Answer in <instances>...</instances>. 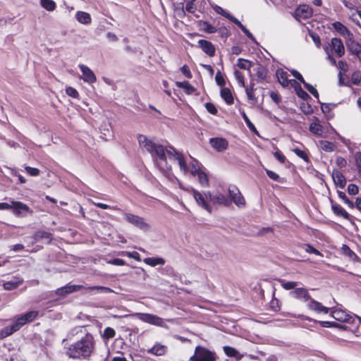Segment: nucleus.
<instances>
[{
    "label": "nucleus",
    "mask_w": 361,
    "mask_h": 361,
    "mask_svg": "<svg viewBox=\"0 0 361 361\" xmlns=\"http://www.w3.org/2000/svg\"><path fill=\"white\" fill-rule=\"evenodd\" d=\"M137 139L140 147L146 149L151 154L154 164L163 173H166L171 170V166L166 161V155L169 159L173 158L177 160L183 173H186L188 171L183 154L178 152L173 147H164L162 145L149 140L147 136L142 134H139Z\"/></svg>",
    "instance_id": "1"
},
{
    "label": "nucleus",
    "mask_w": 361,
    "mask_h": 361,
    "mask_svg": "<svg viewBox=\"0 0 361 361\" xmlns=\"http://www.w3.org/2000/svg\"><path fill=\"white\" fill-rule=\"evenodd\" d=\"M65 354L70 358L77 360L88 359L94 349V340L91 334L85 335L77 342L64 348Z\"/></svg>",
    "instance_id": "2"
},
{
    "label": "nucleus",
    "mask_w": 361,
    "mask_h": 361,
    "mask_svg": "<svg viewBox=\"0 0 361 361\" xmlns=\"http://www.w3.org/2000/svg\"><path fill=\"white\" fill-rule=\"evenodd\" d=\"M217 359L215 352L207 348L198 345L195 348V354L190 357V361H216Z\"/></svg>",
    "instance_id": "3"
},
{
    "label": "nucleus",
    "mask_w": 361,
    "mask_h": 361,
    "mask_svg": "<svg viewBox=\"0 0 361 361\" xmlns=\"http://www.w3.org/2000/svg\"><path fill=\"white\" fill-rule=\"evenodd\" d=\"M180 188L186 191L191 192L193 197L195 198L196 202L199 206L202 207L203 209L207 210L208 212L211 213L212 211V207L207 203L206 199H208L209 197H206L205 192L204 194L200 193L197 190H195L191 187L184 188L180 185Z\"/></svg>",
    "instance_id": "4"
},
{
    "label": "nucleus",
    "mask_w": 361,
    "mask_h": 361,
    "mask_svg": "<svg viewBox=\"0 0 361 361\" xmlns=\"http://www.w3.org/2000/svg\"><path fill=\"white\" fill-rule=\"evenodd\" d=\"M11 209L16 216L19 217H25L28 214H33V211L26 204L19 201H12Z\"/></svg>",
    "instance_id": "5"
},
{
    "label": "nucleus",
    "mask_w": 361,
    "mask_h": 361,
    "mask_svg": "<svg viewBox=\"0 0 361 361\" xmlns=\"http://www.w3.org/2000/svg\"><path fill=\"white\" fill-rule=\"evenodd\" d=\"M124 216L128 223L140 228V230L146 231H148L150 228L149 225L145 221L142 217L128 213L125 214Z\"/></svg>",
    "instance_id": "6"
},
{
    "label": "nucleus",
    "mask_w": 361,
    "mask_h": 361,
    "mask_svg": "<svg viewBox=\"0 0 361 361\" xmlns=\"http://www.w3.org/2000/svg\"><path fill=\"white\" fill-rule=\"evenodd\" d=\"M205 195L206 197H209V199L213 204L224 205L225 207H228L231 204V200L219 192L212 194L211 192L208 191L205 192Z\"/></svg>",
    "instance_id": "7"
},
{
    "label": "nucleus",
    "mask_w": 361,
    "mask_h": 361,
    "mask_svg": "<svg viewBox=\"0 0 361 361\" xmlns=\"http://www.w3.org/2000/svg\"><path fill=\"white\" fill-rule=\"evenodd\" d=\"M137 317L142 322L149 324L161 327L165 326L164 320L154 314L149 313H137Z\"/></svg>",
    "instance_id": "8"
},
{
    "label": "nucleus",
    "mask_w": 361,
    "mask_h": 361,
    "mask_svg": "<svg viewBox=\"0 0 361 361\" xmlns=\"http://www.w3.org/2000/svg\"><path fill=\"white\" fill-rule=\"evenodd\" d=\"M228 197L231 200V203L233 202L238 207H244L245 205V200L243 196L241 195L240 190L235 186H230L228 188Z\"/></svg>",
    "instance_id": "9"
},
{
    "label": "nucleus",
    "mask_w": 361,
    "mask_h": 361,
    "mask_svg": "<svg viewBox=\"0 0 361 361\" xmlns=\"http://www.w3.org/2000/svg\"><path fill=\"white\" fill-rule=\"evenodd\" d=\"M83 288H85V287L82 285H74L69 283L63 287L57 288L54 293L56 295L65 298L68 295L78 292Z\"/></svg>",
    "instance_id": "10"
},
{
    "label": "nucleus",
    "mask_w": 361,
    "mask_h": 361,
    "mask_svg": "<svg viewBox=\"0 0 361 361\" xmlns=\"http://www.w3.org/2000/svg\"><path fill=\"white\" fill-rule=\"evenodd\" d=\"M331 316L336 320L341 322H348L351 324L355 321V318L341 309H335L332 310Z\"/></svg>",
    "instance_id": "11"
},
{
    "label": "nucleus",
    "mask_w": 361,
    "mask_h": 361,
    "mask_svg": "<svg viewBox=\"0 0 361 361\" xmlns=\"http://www.w3.org/2000/svg\"><path fill=\"white\" fill-rule=\"evenodd\" d=\"M331 53L334 51L335 54L338 57H341L345 54V47L343 42L339 38H332L331 44L328 45Z\"/></svg>",
    "instance_id": "12"
},
{
    "label": "nucleus",
    "mask_w": 361,
    "mask_h": 361,
    "mask_svg": "<svg viewBox=\"0 0 361 361\" xmlns=\"http://www.w3.org/2000/svg\"><path fill=\"white\" fill-rule=\"evenodd\" d=\"M78 67L82 73V75L80 77V78L82 79L84 82L89 84H92L96 82V75L89 67L84 64H79Z\"/></svg>",
    "instance_id": "13"
},
{
    "label": "nucleus",
    "mask_w": 361,
    "mask_h": 361,
    "mask_svg": "<svg viewBox=\"0 0 361 361\" xmlns=\"http://www.w3.org/2000/svg\"><path fill=\"white\" fill-rule=\"evenodd\" d=\"M209 144L218 152L226 150L228 147V142L223 137H212L209 140Z\"/></svg>",
    "instance_id": "14"
},
{
    "label": "nucleus",
    "mask_w": 361,
    "mask_h": 361,
    "mask_svg": "<svg viewBox=\"0 0 361 361\" xmlns=\"http://www.w3.org/2000/svg\"><path fill=\"white\" fill-rule=\"evenodd\" d=\"M291 297L302 300L303 302H307L310 300L311 296L308 290L304 288H295L290 293Z\"/></svg>",
    "instance_id": "15"
},
{
    "label": "nucleus",
    "mask_w": 361,
    "mask_h": 361,
    "mask_svg": "<svg viewBox=\"0 0 361 361\" xmlns=\"http://www.w3.org/2000/svg\"><path fill=\"white\" fill-rule=\"evenodd\" d=\"M198 45L202 49V50L209 56H214L215 47L209 41L205 39H200L198 41Z\"/></svg>",
    "instance_id": "16"
},
{
    "label": "nucleus",
    "mask_w": 361,
    "mask_h": 361,
    "mask_svg": "<svg viewBox=\"0 0 361 361\" xmlns=\"http://www.w3.org/2000/svg\"><path fill=\"white\" fill-rule=\"evenodd\" d=\"M307 307L310 310L315 311L317 312H323L327 314L329 311V308L322 305V304L312 298L308 302Z\"/></svg>",
    "instance_id": "17"
},
{
    "label": "nucleus",
    "mask_w": 361,
    "mask_h": 361,
    "mask_svg": "<svg viewBox=\"0 0 361 361\" xmlns=\"http://www.w3.org/2000/svg\"><path fill=\"white\" fill-rule=\"evenodd\" d=\"M332 178L336 186L341 189L345 188L346 185V179L340 171L334 169L332 171Z\"/></svg>",
    "instance_id": "18"
},
{
    "label": "nucleus",
    "mask_w": 361,
    "mask_h": 361,
    "mask_svg": "<svg viewBox=\"0 0 361 361\" xmlns=\"http://www.w3.org/2000/svg\"><path fill=\"white\" fill-rule=\"evenodd\" d=\"M312 8L306 5L298 7L295 11V16L298 18L307 19L312 16Z\"/></svg>",
    "instance_id": "19"
},
{
    "label": "nucleus",
    "mask_w": 361,
    "mask_h": 361,
    "mask_svg": "<svg viewBox=\"0 0 361 361\" xmlns=\"http://www.w3.org/2000/svg\"><path fill=\"white\" fill-rule=\"evenodd\" d=\"M167 351V347L159 343H156L152 348L147 350V353L151 355L161 356Z\"/></svg>",
    "instance_id": "20"
},
{
    "label": "nucleus",
    "mask_w": 361,
    "mask_h": 361,
    "mask_svg": "<svg viewBox=\"0 0 361 361\" xmlns=\"http://www.w3.org/2000/svg\"><path fill=\"white\" fill-rule=\"evenodd\" d=\"M276 76L279 82L283 87H288L290 82V80L288 78V73L281 68H279L276 71Z\"/></svg>",
    "instance_id": "21"
},
{
    "label": "nucleus",
    "mask_w": 361,
    "mask_h": 361,
    "mask_svg": "<svg viewBox=\"0 0 361 361\" xmlns=\"http://www.w3.org/2000/svg\"><path fill=\"white\" fill-rule=\"evenodd\" d=\"M186 166L188 169V171L186 172V173H190V174L192 176H196V174L202 170L201 164L197 159H192L189 166H188L187 164H186ZM184 173L185 174V173Z\"/></svg>",
    "instance_id": "22"
},
{
    "label": "nucleus",
    "mask_w": 361,
    "mask_h": 361,
    "mask_svg": "<svg viewBox=\"0 0 361 361\" xmlns=\"http://www.w3.org/2000/svg\"><path fill=\"white\" fill-rule=\"evenodd\" d=\"M220 95L227 104L231 105L233 104L234 99L233 94L229 88H221Z\"/></svg>",
    "instance_id": "23"
},
{
    "label": "nucleus",
    "mask_w": 361,
    "mask_h": 361,
    "mask_svg": "<svg viewBox=\"0 0 361 361\" xmlns=\"http://www.w3.org/2000/svg\"><path fill=\"white\" fill-rule=\"evenodd\" d=\"M334 28L341 35H348L350 37H353V34L351 32L341 23L335 22L333 23Z\"/></svg>",
    "instance_id": "24"
},
{
    "label": "nucleus",
    "mask_w": 361,
    "mask_h": 361,
    "mask_svg": "<svg viewBox=\"0 0 361 361\" xmlns=\"http://www.w3.org/2000/svg\"><path fill=\"white\" fill-rule=\"evenodd\" d=\"M245 92L249 100V102L251 104L255 105L258 102V99L255 95V88L253 83H251L250 87H245Z\"/></svg>",
    "instance_id": "25"
},
{
    "label": "nucleus",
    "mask_w": 361,
    "mask_h": 361,
    "mask_svg": "<svg viewBox=\"0 0 361 361\" xmlns=\"http://www.w3.org/2000/svg\"><path fill=\"white\" fill-rule=\"evenodd\" d=\"M224 353L228 357H235L236 360H240L243 357V355L240 354V353L234 348L226 345L223 348Z\"/></svg>",
    "instance_id": "26"
},
{
    "label": "nucleus",
    "mask_w": 361,
    "mask_h": 361,
    "mask_svg": "<svg viewBox=\"0 0 361 361\" xmlns=\"http://www.w3.org/2000/svg\"><path fill=\"white\" fill-rule=\"evenodd\" d=\"M75 18L77 20L82 24L87 25L91 23L90 15L86 12L78 11Z\"/></svg>",
    "instance_id": "27"
},
{
    "label": "nucleus",
    "mask_w": 361,
    "mask_h": 361,
    "mask_svg": "<svg viewBox=\"0 0 361 361\" xmlns=\"http://www.w3.org/2000/svg\"><path fill=\"white\" fill-rule=\"evenodd\" d=\"M332 210L335 214L343 217L345 219H349L350 214L339 204H332Z\"/></svg>",
    "instance_id": "28"
},
{
    "label": "nucleus",
    "mask_w": 361,
    "mask_h": 361,
    "mask_svg": "<svg viewBox=\"0 0 361 361\" xmlns=\"http://www.w3.org/2000/svg\"><path fill=\"white\" fill-rule=\"evenodd\" d=\"M17 331L13 324L6 326L0 330V338H6Z\"/></svg>",
    "instance_id": "29"
},
{
    "label": "nucleus",
    "mask_w": 361,
    "mask_h": 361,
    "mask_svg": "<svg viewBox=\"0 0 361 361\" xmlns=\"http://www.w3.org/2000/svg\"><path fill=\"white\" fill-rule=\"evenodd\" d=\"M176 85L177 87L184 89L185 93L188 94H192L195 91V88L192 86L188 81L176 82Z\"/></svg>",
    "instance_id": "30"
},
{
    "label": "nucleus",
    "mask_w": 361,
    "mask_h": 361,
    "mask_svg": "<svg viewBox=\"0 0 361 361\" xmlns=\"http://www.w3.org/2000/svg\"><path fill=\"white\" fill-rule=\"evenodd\" d=\"M144 262L149 266L155 267L157 265H164L165 260L161 257H147L144 259Z\"/></svg>",
    "instance_id": "31"
},
{
    "label": "nucleus",
    "mask_w": 361,
    "mask_h": 361,
    "mask_svg": "<svg viewBox=\"0 0 361 361\" xmlns=\"http://www.w3.org/2000/svg\"><path fill=\"white\" fill-rule=\"evenodd\" d=\"M347 47L349 51L355 56L361 52V44L353 40L347 43Z\"/></svg>",
    "instance_id": "32"
},
{
    "label": "nucleus",
    "mask_w": 361,
    "mask_h": 361,
    "mask_svg": "<svg viewBox=\"0 0 361 361\" xmlns=\"http://www.w3.org/2000/svg\"><path fill=\"white\" fill-rule=\"evenodd\" d=\"M319 146L322 150L328 152L334 151L336 148L335 145L332 142L327 140H320L319 142Z\"/></svg>",
    "instance_id": "33"
},
{
    "label": "nucleus",
    "mask_w": 361,
    "mask_h": 361,
    "mask_svg": "<svg viewBox=\"0 0 361 361\" xmlns=\"http://www.w3.org/2000/svg\"><path fill=\"white\" fill-rule=\"evenodd\" d=\"M196 176L198 178L199 183L202 187H207L209 185V178L205 171L201 170L196 174Z\"/></svg>",
    "instance_id": "34"
},
{
    "label": "nucleus",
    "mask_w": 361,
    "mask_h": 361,
    "mask_svg": "<svg viewBox=\"0 0 361 361\" xmlns=\"http://www.w3.org/2000/svg\"><path fill=\"white\" fill-rule=\"evenodd\" d=\"M318 322L320 324V325L322 327H325V328L336 327V328H339V329H344V330L347 329V326H346L342 325V324H339L336 323L334 322L319 321Z\"/></svg>",
    "instance_id": "35"
},
{
    "label": "nucleus",
    "mask_w": 361,
    "mask_h": 361,
    "mask_svg": "<svg viewBox=\"0 0 361 361\" xmlns=\"http://www.w3.org/2000/svg\"><path fill=\"white\" fill-rule=\"evenodd\" d=\"M40 4L48 11H53L56 8V3L53 0H40Z\"/></svg>",
    "instance_id": "36"
},
{
    "label": "nucleus",
    "mask_w": 361,
    "mask_h": 361,
    "mask_svg": "<svg viewBox=\"0 0 361 361\" xmlns=\"http://www.w3.org/2000/svg\"><path fill=\"white\" fill-rule=\"evenodd\" d=\"M51 233L47 231H37L35 234V240H38L39 239H47L49 242H50L52 239Z\"/></svg>",
    "instance_id": "37"
},
{
    "label": "nucleus",
    "mask_w": 361,
    "mask_h": 361,
    "mask_svg": "<svg viewBox=\"0 0 361 361\" xmlns=\"http://www.w3.org/2000/svg\"><path fill=\"white\" fill-rule=\"evenodd\" d=\"M13 324L18 331L23 325L27 324V322L25 319V317H23V315L20 314L14 317Z\"/></svg>",
    "instance_id": "38"
},
{
    "label": "nucleus",
    "mask_w": 361,
    "mask_h": 361,
    "mask_svg": "<svg viewBox=\"0 0 361 361\" xmlns=\"http://www.w3.org/2000/svg\"><path fill=\"white\" fill-rule=\"evenodd\" d=\"M22 283V281H9L4 283L6 290H11L17 288Z\"/></svg>",
    "instance_id": "39"
},
{
    "label": "nucleus",
    "mask_w": 361,
    "mask_h": 361,
    "mask_svg": "<svg viewBox=\"0 0 361 361\" xmlns=\"http://www.w3.org/2000/svg\"><path fill=\"white\" fill-rule=\"evenodd\" d=\"M310 130L315 135H320L323 132V126L319 123H312L310 126Z\"/></svg>",
    "instance_id": "40"
},
{
    "label": "nucleus",
    "mask_w": 361,
    "mask_h": 361,
    "mask_svg": "<svg viewBox=\"0 0 361 361\" xmlns=\"http://www.w3.org/2000/svg\"><path fill=\"white\" fill-rule=\"evenodd\" d=\"M241 116L244 120V121L245 122L247 128L253 133H255V134H257V130L256 129V128L255 127L254 124L251 122V121L250 120V118H248V116H247V114H245V111H243L241 113Z\"/></svg>",
    "instance_id": "41"
},
{
    "label": "nucleus",
    "mask_w": 361,
    "mask_h": 361,
    "mask_svg": "<svg viewBox=\"0 0 361 361\" xmlns=\"http://www.w3.org/2000/svg\"><path fill=\"white\" fill-rule=\"evenodd\" d=\"M87 289L90 291L95 290L98 293H110L113 292V290L109 287L99 286H90V287L87 288Z\"/></svg>",
    "instance_id": "42"
},
{
    "label": "nucleus",
    "mask_w": 361,
    "mask_h": 361,
    "mask_svg": "<svg viewBox=\"0 0 361 361\" xmlns=\"http://www.w3.org/2000/svg\"><path fill=\"white\" fill-rule=\"evenodd\" d=\"M237 66L240 69L250 70L252 66V63L250 61L244 59H238Z\"/></svg>",
    "instance_id": "43"
},
{
    "label": "nucleus",
    "mask_w": 361,
    "mask_h": 361,
    "mask_svg": "<svg viewBox=\"0 0 361 361\" xmlns=\"http://www.w3.org/2000/svg\"><path fill=\"white\" fill-rule=\"evenodd\" d=\"M280 283L281 286L286 290H292L296 288L298 282L295 281H286L285 280L281 279Z\"/></svg>",
    "instance_id": "44"
},
{
    "label": "nucleus",
    "mask_w": 361,
    "mask_h": 361,
    "mask_svg": "<svg viewBox=\"0 0 361 361\" xmlns=\"http://www.w3.org/2000/svg\"><path fill=\"white\" fill-rule=\"evenodd\" d=\"M338 196L344 202L345 204L348 206L349 208H354V203L348 198L344 192L338 191Z\"/></svg>",
    "instance_id": "45"
},
{
    "label": "nucleus",
    "mask_w": 361,
    "mask_h": 361,
    "mask_svg": "<svg viewBox=\"0 0 361 361\" xmlns=\"http://www.w3.org/2000/svg\"><path fill=\"white\" fill-rule=\"evenodd\" d=\"M292 150L298 157L302 159L305 161H306V162L309 161L308 156L304 150H302L298 147H295Z\"/></svg>",
    "instance_id": "46"
},
{
    "label": "nucleus",
    "mask_w": 361,
    "mask_h": 361,
    "mask_svg": "<svg viewBox=\"0 0 361 361\" xmlns=\"http://www.w3.org/2000/svg\"><path fill=\"white\" fill-rule=\"evenodd\" d=\"M116 335V331L113 328L111 327H106L104 330L103 333V338L105 340H109L110 338H112Z\"/></svg>",
    "instance_id": "47"
},
{
    "label": "nucleus",
    "mask_w": 361,
    "mask_h": 361,
    "mask_svg": "<svg viewBox=\"0 0 361 361\" xmlns=\"http://www.w3.org/2000/svg\"><path fill=\"white\" fill-rule=\"evenodd\" d=\"M39 314L37 311H30L25 314H23V317L27 323L32 322Z\"/></svg>",
    "instance_id": "48"
},
{
    "label": "nucleus",
    "mask_w": 361,
    "mask_h": 361,
    "mask_svg": "<svg viewBox=\"0 0 361 361\" xmlns=\"http://www.w3.org/2000/svg\"><path fill=\"white\" fill-rule=\"evenodd\" d=\"M342 252H343V255L349 257L350 258H351L353 259L357 257L356 254L353 250H351L350 249V247L348 246H347L346 245H343L342 246Z\"/></svg>",
    "instance_id": "49"
},
{
    "label": "nucleus",
    "mask_w": 361,
    "mask_h": 361,
    "mask_svg": "<svg viewBox=\"0 0 361 361\" xmlns=\"http://www.w3.org/2000/svg\"><path fill=\"white\" fill-rule=\"evenodd\" d=\"M295 92L298 94V96L300 98H302L304 100H306L310 98L309 94L302 90L301 86L300 85H298V86L295 87Z\"/></svg>",
    "instance_id": "50"
},
{
    "label": "nucleus",
    "mask_w": 361,
    "mask_h": 361,
    "mask_svg": "<svg viewBox=\"0 0 361 361\" xmlns=\"http://www.w3.org/2000/svg\"><path fill=\"white\" fill-rule=\"evenodd\" d=\"M234 75L240 87H245L244 75H243V73L240 71L235 70L234 71Z\"/></svg>",
    "instance_id": "51"
},
{
    "label": "nucleus",
    "mask_w": 361,
    "mask_h": 361,
    "mask_svg": "<svg viewBox=\"0 0 361 361\" xmlns=\"http://www.w3.org/2000/svg\"><path fill=\"white\" fill-rule=\"evenodd\" d=\"M256 75L259 80H266L267 76V71L264 67L259 66L257 68Z\"/></svg>",
    "instance_id": "52"
},
{
    "label": "nucleus",
    "mask_w": 361,
    "mask_h": 361,
    "mask_svg": "<svg viewBox=\"0 0 361 361\" xmlns=\"http://www.w3.org/2000/svg\"><path fill=\"white\" fill-rule=\"evenodd\" d=\"M202 26V30L207 33L212 34L215 33L216 32V29L211 24H209L208 22H203Z\"/></svg>",
    "instance_id": "53"
},
{
    "label": "nucleus",
    "mask_w": 361,
    "mask_h": 361,
    "mask_svg": "<svg viewBox=\"0 0 361 361\" xmlns=\"http://www.w3.org/2000/svg\"><path fill=\"white\" fill-rule=\"evenodd\" d=\"M122 255H126V256H127L129 258L134 259H135L137 262L141 261L140 255V254L137 252H135V251L134 252L124 251V252H122Z\"/></svg>",
    "instance_id": "54"
},
{
    "label": "nucleus",
    "mask_w": 361,
    "mask_h": 361,
    "mask_svg": "<svg viewBox=\"0 0 361 361\" xmlns=\"http://www.w3.org/2000/svg\"><path fill=\"white\" fill-rule=\"evenodd\" d=\"M324 50L327 55L326 59L330 61L331 64L332 66H336V61L335 59L334 58V56H332V53L330 51L329 47L328 46H324Z\"/></svg>",
    "instance_id": "55"
},
{
    "label": "nucleus",
    "mask_w": 361,
    "mask_h": 361,
    "mask_svg": "<svg viewBox=\"0 0 361 361\" xmlns=\"http://www.w3.org/2000/svg\"><path fill=\"white\" fill-rule=\"evenodd\" d=\"M66 94L73 97V98H78L79 97V93L76 90V89L72 87H66Z\"/></svg>",
    "instance_id": "56"
},
{
    "label": "nucleus",
    "mask_w": 361,
    "mask_h": 361,
    "mask_svg": "<svg viewBox=\"0 0 361 361\" xmlns=\"http://www.w3.org/2000/svg\"><path fill=\"white\" fill-rule=\"evenodd\" d=\"M25 170L31 176H37L39 175V170L37 168H32L30 166H25Z\"/></svg>",
    "instance_id": "57"
},
{
    "label": "nucleus",
    "mask_w": 361,
    "mask_h": 361,
    "mask_svg": "<svg viewBox=\"0 0 361 361\" xmlns=\"http://www.w3.org/2000/svg\"><path fill=\"white\" fill-rule=\"evenodd\" d=\"M359 188L355 184H350L348 186V192L349 195H355L358 193Z\"/></svg>",
    "instance_id": "58"
},
{
    "label": "nucleus",
    "mask_w": 361,
    "mask_h": 361,
    "mask_svg": "<svg viewBox=\"0 0 361 361\" xmlns=\"http://www.w3.org/2000/svg\"><path fill=\"white\" fill-rule=\"evenodd\" d=\"M338 68L340 70V72L342 73V72H347L348 70V63L345 61H339L338 63L336 64Z\"/></svg>",
    "instance_id": "59"
},
{
    "label": "nucleus",
    "mask_w": 361,
    "mask_h": 361,
    "mask_svg": "<svg viewBox=\"0 0 361 361\" xmlns=\"http://www.w3.org/2000/svg\"><path fill=\"white\" fill-rule=\"evenodd\" d=\"M214 11H215L217 13H219V14H220V15H221V16H224V17H225V18H226L227 19H229V18H230V17H229V16H231V15L230 13H228V12L225 11H224L221 7H220V6H216L214 8Z\"/></svg>",
    "instance_id": "60"
},
{
    "label": "nucleus",
    "mask_w": 361,
    "mask_h": 361,
    "mask_svg": "<svg viewBox=\"0 0 361 361\" xmlns=\"http://www.w3.org/2000/svg\"><path fill=\"white\" fill-rule=\"evenodd\" d=\"M205 108L207 110L208 112L213 115H216L218 112L216 106L212 103H206L205 104Z\"/></svg>",
    "instance_id": "61"
},
{
    "label": "nucleus",
    "mask_w": 361,
    "mask_h": 361,
    "mask_svg": "<svg viewBox=\"0 0 361 361\" xmlns=\"http://www.w3.org/2000/svg\"><path fill=\"white\" fill-rule=\"evenodd\" d=\"M215 80L218 85L224 86L225 85V80L221 73L219 71L215 75Z\"/></svg>",
    "instance_id": "62"
},
{
    "label": "nucleus",
    "mask_w": 361,
    "mask_h": 361,
    "mask_svg": "<svg viewBox=\"0 0 361 361\" xmlns=\"http://www.w3.org/2000/svg\"><path fill=\"white\" fill-rule=\"evenodd\" d=\"M336 164L338 167L343 168L346 166L347 161L341 157H337L336 159Z\"/></svg>",
    "instance_id": "63"
},
{
    "label": "nucleus",
    "mask_w": 361,
    "mask_h": 361,
    "mask_svg": "<svg viewBox=\"0 0 361 361\" xmlns=\"http://www.w3.org/2000/svg\"><path fill=\"white\" fill-rule=\"evenodd\" d=\"M274 157L281 164H283L286 161V157L280 152L276 151L274 154Z\"/></svg>",
    "instance_id": "64"
}]
</instances>
